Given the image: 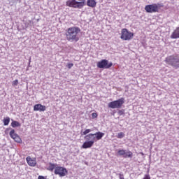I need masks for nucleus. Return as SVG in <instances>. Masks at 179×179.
I'll return each mask as SVG.
<instances>
[{
	"instance_id": "nucleus-28",
	"label": "nucleus",
	"mask_w": 179,
	"mask_h": 179,
	"mask_svg": "<svg viewBox=\"0 0 179 179\" xmlns=\"http://www.w3.org/2000/svg\"><path fill=\"white\" fill-rule=\"evenodd\" d=\"M92 118H97V113H93L92 114Z\"/></svg>"
},
{
	"instance_id": "nucleus-13",
	"label": "nucleus",
	"mask_w": 179,
	"mask_h": 179,
	"mask_svg": "<svg viewBox=\"0 0 179 179\" xmlns=\"http://www.w3.org/2000/svg\"><path fill=\"white\" fill-rule=\"evenodd\" d=\"M94 143L92 141H86L82 145L83 149H89L93 146Z\"/></svg>"
},
{
	"instance_id": "nucleus-6",
	"label": "nucleus",
	"mask_w": 179,
	"mask_h": 179,
	"mask_svg": "<svg viewBox=\"0 0 179 179\" xmlns=\"http://www.w3.org/2000/svg\"><path fill=\"white\" fill-rule=\"evenodd\" d=\"M9 131H10L9 134L10 138H12L15 142H17V143H22V138L15 132V129L10 127L6 129V133L9 132Z\"/></svg>"
},
{
	"instance_id": "nucleus-16",
	"label": "nucleus",
	"mask_w": 179,
	"mask_h": 179,
	"mask_svg": "<svg viewBox=\"0 0 179 179\" xmlns=\"http://www.w3.org/2000/svg\"><path fill=\"white\" fill-rule=\"evenodd\" d=\"M55 169H57V164H52V163H49V166L47 168V170H48L49 171H54V170H55Z\"/></svg>"
},
{
	"instance_id": "nucleus-1",
	"label": "nucleus",
	"mask_w": 179,
	"mask_h": 179,
	"mask_svg": "<svg viewBox=\"0 0 179 179\" xmlns=\"http://www.w3.org/2000/svg\"><path fill=\"white\" fill-rule=\"evenodd\" d=\"M79 33H80V28L78 27H71L66 30V38L68 41H75V43H78L79 40Z\"/></svg>"
},
{
	"instance_id": "nucleus-17",
	"label": "nucleus",
	"mask_w": 179,
	"mask_h": 179,
	"mask_svg": "<svg viewBox=\"0 0 179 179\" xmlns=\"http://www.w3.org/2000/svg\"><path fill=\"white\" fill-rule=\"evenodd\" d=\"M21 125L22 124L16 120H13V122H11V127L13 128H17L19 127H21Z\"/></svg>"
},
{
	"instance_id": "nucleus-11",
	"label": "nucleus",
	"mask_w": 179,
	"mask_h": 179,
	"mask_svg": "<svg viewBox=\"0 0 179 179\" xmlns=\"http://www.w3.org/2000/svg\"><path fill=\"white\" fill-rule=\"evenodd\" d=\"M26 161L31 167H36V164H37L36 158L32 159L31 157H27Z\"/></svg>"
},
{
	"instance_id": "nucleus-29",
	"label": "nucleus",
	"mask_w": 179,
	"mask_h": 179,
	"mask_svg": "<svg viewBox=\"0 0 179 179\" xmlns=\"http://www.w3.org/2000/svg\"><path fill=\"white\" fill-rule=\"evenodd\" d=\"M30 62H31V59H29L28 66H30Z\"/></svg>"
},
{
	"instance_id": "nucleus-15",
	"label": "nucleus",
	"mask_w": 179,
	"mask_h": 179,
	"mask_svg": "<svg viewBox=\"0 0 179 179\" xmlns=\"http://www.w3.org/2000/svg\"><path fill=\"white\" fill-rule=\"evenodd\" d=\"M94 134H95V139H96V141H100V139H101L103 136H104V133L101 131H98Z\"/></svg>"
},
{
	"instance_id": "nucleus-19",
	"label": "nucleus",
	"mask_w": 179,
	"mask_h": 179,
	"mask_svg": "<svg viewBox=\"0 0 179 179\" xmlns=\"http://www.w3.org/2000/svg\"><path fill=\"white\" fill-rule=\"evenodd\" d=\"M3 122L5 126L9 125V122H10V117H5L3 120Z\"/></svg>"
},
{
	"instance_id": "nucleus-3",
	"label": "nucleus",
	"mask_w": 179,
	"mask_h": 179,
	"mask_svg": "<svg viewBox=\"0 0 179 179\" xmlns=\"http://www.w3.org/2000/svg\"><path fill=\"white\" fill-rule=\"evenodd\" d=\"M164 6V4L162 3L149 4L145 6V10L147 12V13H156L159 12V10Z\"/></svg>"
},
{
	"instance_id": "nucleus-21",
	"label": "nucleus",
	"mask_w": 179,
	"mask_h": 179,
	"mask_svg": "<svg viewBox=\"0 0 179 179\" xmlns=\"http://www.w3.org/2000/svg\"><path fill=\"white\" fill-rule=\"evenodd\" d=\"M124 155H125V150H119L118 151H117V155L118 156H124Z\"/></svg>"
},
{
	"instance_id": "nucleus-7",
	"label": "nucleus",
	"mask_w": 179,
	"mask_h": 179,
	"mask_svg": "<svg viewBox=\"0 0 179 179\" xmlns=\"http://www.w3.org/2000/svg\"><path fill=\"white\" fill-rule=\"evenodd\" d=\"M134 37V33L128 31L127 29H122L121 32V39L124 41L131 40Z\"/></svg>"
},
{
	"instance_id": "nucleus-2",
	"label": "nucleus",
	"mask_w": 179,
	"mask_h": 179,
	"mask_svg": "<svg viewBox=\"0 0 179 179\" xmlns=\"http://www.w3.org/2000/svg\"><path fill=\"white\" fill-rule=\"evenodd\" d=\"M165 62L168 65H171L176 69H178L179 68V55H173L167 57L165 59Z\"/></svg>"
},
{
	"instance_id": "nucleus-10",
	"label": "nucleus",
	"mask_w": 179,
	"mask_h": 179,
	"mask_svg": "<svg viewBox=\"0 0 179 179\" xmlns=\"http://www.w3.org/2000/svg\"><path fill=\"white\" fill-rule=\"evenodd\" d=\"M85 141H87L88 142H92V143H94L96 142V136L94 134H90L86 135L84 137Z\"/></svg>"
},
{
	"instance_id": "nucleus-30",
	"label": "nucleus",
	"mask_w": 179,
	"mask_h": 179,
	"mask_svg": "<svg viewBox=\"0 0 179 179\" xmlns=\"http://www.w3.org/2000/svg\"><path fill=\"white\" fill-rule=\"evenodd\" d=\"M78 1H85V0H78Z\"/></svg>"
},
{
	"instance_id": "nucleus-5",
	"label": "nucleus",
	"mask_w": 179,
	"mask_h": 179,
	"mask_svg": "<svg viewBox=\"0 0 179 179\" xmlns=\"http://www.w3.org/2000/svg\"><path fill=\"white\" fill-rule=\"evenodd\" d=\"M125 103V99L120 98L116 101H113L110 102L108 104V107L109 108H121L122 107V105Z\"/></svg>"
},
{
	"instance_id": "nucleus-9",
	"label": "nucleus",
	"mask_w": 179,
	"mask_h": 179,
	"mask_svg": "<svg viewBox=\"0 0 179 179\" xmlns=\"http://www.w3.org/2000/svg\"><path fill=\"white\" fill-rule=\"evenodd\" d=\"M55 174L56 176H59V177H65L68 174V171L66 168L62 166H57L55 170Z\"/></svg>"
},
{
	"instance_id": "nucleus-8",
	"label": "nucleus",
	"mask_w": 179,
	"mask_h": 179,
	"mask_svg": "<svg viewBox=\"0 0 179 179\" xmlns=\"http://www.w3.org/2000/svg\"><path fill=\"white\" fill-rule=\"evenodd\" d=\"M96 66L102 69H110L113 66V62H108L107 59H102L97 62Z\"/></svg>"
},
{
	"instance_id": "nucleus-20",
	"label": "nucleus",
	"mask_w": 179,
	"mask_h": 179,
	"mask_svg": "<svg viewBox=\"0 0 179 179\" xmlns=\"http://www.w3.org/2000/svg\"><path fill=\"white\" fill-rule=\"evenodd\" d=\"M124 137H125V134H124V132H120L117 135V138L118 139H122V138H124Z\"/></svg>"
},
{
	"instance_id": "nucleus-14",
	"label": "nucleus",
	"mask_w": 179,
	"mask_h": 179,
	"mask_svg": "<svg viewBox=\"0 0 179 179\" xmlns=\"http://www.w3.org/2000/svg\"><path fill=\"white\" fill-rule=\"evenodd\" d=\"M87 6H90V8H96L97 2H96V0H87Z\"/></svg>"
},
{
	"instance_id": "nucleus-4",
	"label": "nucleus",
	"mask_w": 179,
	"mask_h": 179,
	"mask_svg": "<svg viewBox=\"0 0 179 179\" xmlns=\"http://www.w3.org/2000/svg\"><path fill=\"white\" fill-rule=\"evenodd\" d=\"M66 6L69 8H74L75 9H82L86 3L85 1H77L76 0H68L66 2Z\"/></svg>"
},
{
	"instance_id": "nucleus-18",
	"label": "nucleus",
	"mask_w": 179,
	"mask_h": 179,
	"mask_svg": "<svg viewBox=\"0 0 179 179\" xmlns=\"http://www.w3.org/2000/svg\"><path fill=\"white\" fill-rule=\"evenodd\" d=\"M133 155L134 154L132 153V152L128 151V152H125V154L123 157H124V159H127V157L132 158Z\"/></svg>"
},
{
	"instance_id": "nucleus-27",
	"label": "nucleus",
	"mask_w": 179,
	"mask_h": 179,
	"mask_svg": "<svg viewBox=\"0 0 179 179\" xmlns=\"http://www.w3.org/2000/svg\"><path fill=\"white\" fill-rule=\"evenodd\" d=\"M72 66H73V64H72V63L68 64V65H67V67L69 68V69H71V68H72Z\"/></svg>"
},
{
	"instance_id": "nucleus-22",
	"label": "nucleus",
	"mask_w": 179,
	"mask_h": 179,
	"mask_svg": "<svg viewBox=\"0 0 179 179\" xmlns=\"http://www.w3.org/2000/svg\"><path fill=\"white\" fill-rule=\"evenodd\" d=\"M92 132V130L90 129H87L84 131H81V135H87V134H90Z\"/></svg>"
},
{
	"instance_id": "nucleus-23",
	"label": "nucleus",
	"mask_w": 179,
	"mask_h": 179,
	"mask_svg": "<svg viewBox=\"0 0 179 179\" xmlns=\"http://www.w3.org/2000/svg\"><path fill=\"white\" fill-rule=\"evenodd\" d=\"M18 84H19V80H15L13 82V86H17Z\"/></svg>"
},
{
	"instance_id": "nucleus-12",
	"label": "nucleus",
	"mask_w": 179,
	"mask_h": 179,
	"mask_svg": "<svg viewBox=\"0 0 179 179\" xmlns=\"http://www.w3.org/2000/svg\"><path fill=\"white\" fill-rule=\"evenodd\" d=\"M47 110V108L45 106L41 105L40 103L36 104L34 106V111H40V113L43 111H45Z\"/></svg>"
},
{
	"instance_id": "nucleus-26",
	"label": "nucleus",
	"mask_w": 179,
	"mask_h": 179,
	"mask_svg": "<svg viewBox=\"0 0 179 179\" xmlns=\"http://www.w3.org/2000/svg\"><path fill=\"white\" fill-rule=\"evenodd\" d=\"M117 175H119V178H120V179H125V178H124V174H122V173H119V174H117Z\"/></svg>"
},
{
	"instance_id": "nucleus-25",
	"label": "nucleus",
	"mask_w": 179,
	"mask_h": 179,
	"mask_svg": "<svg viewBox=\"0 0 179 179\" xmlns=\"http://www.w3.org/2000/svg\"><path fill=\"white\" fill-rule=\"evenodd\" d=\"M143 179H150V175L149 174H145L144 176V178Z\"/></svg>"
},
{
	"instance_id": "nucleus-24",
	"label": "nucleus",
	"mask_w": 179,
	"mask_h": 179,
	"mask_svg": "<svg viewBox=\"0 0 179 179\" xmlns=\"http://www.w3.org/2000/svg\"><path fill=\"white\" fill-rule=\"evenodd\" d=\"M124 113H125V112L124 111V110H120L118 111L119 115H124Z\"/></svg>"
}]
</instances>
